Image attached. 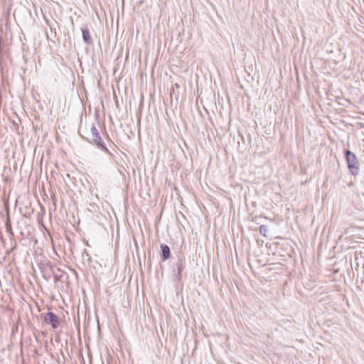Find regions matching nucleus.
<instances>
[{
	"label": "nucleus",
	"instance_id": "1",
	"mask_svg": "<svg viewBox=\"0 0 364 364\" xmlns=\"http://www.w3.org/2000/svg\"><path fill=\"white\" fill-rule=\"evenodd\" d=\"M86 139L91 144H95L98 148L108 152V149L105 147V143L101 138L98 129L92 124L90 132L87 134Z\"/></svg>",
	"mask_w": 364,
	"mask_h": 364
},
{
	"label": "nucleus",
	"instance_id": "2",
	"mask_svg": "<svg viewBox=\"0 0 364 364\" xmlns=\"http://www.w3.org/2000/svg\"><path fill=\"white\" fill-rule=\"evenodd\" d=\"M346 161L350 171L354 175L357 174L358 172V161L355 154H351L350 151H347Z\"/></svg>",
	"mask_w": 364,
	"mask_h": 364
},
{
	"label": "nucleus",
	"instance_id": "3",
	"mask_svg": "<svg viewBox=\"0 0 364 364\" xmlns=\"http://www.w3.org/2000/svg\"><path fill=\"white\" fill-rule=\"evenodd\" d=\"M44 320L46 323H50L53 328H56L60 324L58 317L53 312L46 314Z\"/></svg>",
	"mask_w": 364,
	"mask_h": 364
},
{
	"label": "nucleus",
	"instance_id": "4",
	"mask_svg": "<svg viewBox=\"0 0 364 364\" xmlns=\"http://www.w3.org/2000/svg\"><path fill=\"white\" fill-rule=\"evenodd\" d=\"M82 38L85 43L87 44H91L92 43V38L90 35V31L87 28H85L82 29Z\"/></svg>",
	"mask_w": 364,
	"mask_h": 364
},
{
	"label": "nucleus",
	"instance_id": "5",
	"mask_svg": "<svg viewBox=\"0 0 364 364\" xmlns=\"http://www.w3.org/2000/svg\"><path fill=\"white\" fill-rule=\"evenodd\" d=\"M161 250L163 259L164 260L168 259L170 257V249H169L168 246L165 244H161Z\"/></svg>",
	"mask_w": 364,
	"mask_h": 364
},
{
	"label": "nucleus",
	"instance_id": "6",
	"mask_svg": "<svg viewBox=\"0 0 364 364\" xmlns=\"http://www.w3.org/2000/svg\"><path fill=\"white\" fill-rule=\"evenodd\" d=\"M259 233L264 237H267V227L264 225H262L259 228Z\"/></svg>",
	"mask_w": 364,
	"mask_h": 364
},
{
	"label": "nucleus",
	"instance_id": "7",
	"mask_svg": "<svg viewBox=\"0 0 364 364\" xmlns=\"http://www.w3.org/2000/svg\"><path fill=\"white\" fill-rule=\"evenodd\" d=\"M6 228L7 232L11 233V225L9 219H7V221L6 223Z\"/></svg>",
	"mask_w": 364,
	"mask_h": 364
},
{
	"label": "nucleus",
	"instance_id": "8",
	"mask_svg": "<svg viewBox=\"0 0 364 364\" xmlns=\"http://www.w3.org/2000/svg\"><path fill=\"white\" fill-rule=\"evenodd\" d=\"M183 265L181 263L178 266V276L181 275V273L183 271Z\"/></svg>",
	"mask_w": 364,
	"mask_h": 364
}]
</instances>
